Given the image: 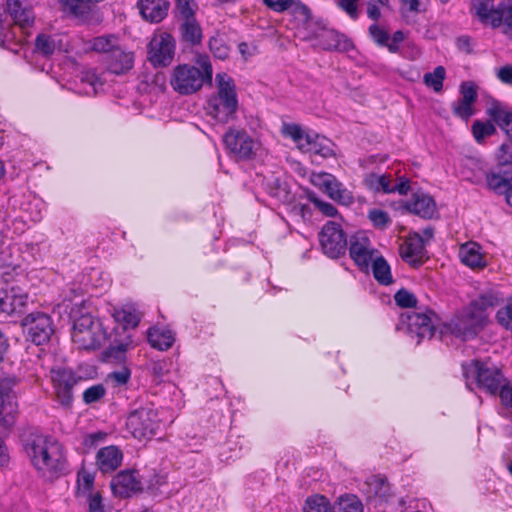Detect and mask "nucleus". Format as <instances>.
<instances>
[{
    "mask_svg": "<svg viewBox=\"0 0 512 512\" xmlns=\"http://www.w3.org/2000/svg\"><path fill=\"white\" fill-rule=\"evenodd\" d=\"M23 447L32 466L40 475L57 479L68 472L66 449L58 439L49 435L32 434L25 440Z\"/></svg>",
    "mask_w": 512,
    "mask_h": 512,
    "instance_id": "1",
    "label": "nucleus"
},
{
    "mask_svg": "<svg viewBox=\"0 0 512 512\" xmlns=\"http://www.w3.org/2000/svg\"><path fill=\"white\" fill-rule=\"evenodd\" d=\"M192 64L176 65L170 75L172 89L180 95H192L202 89L204 84L212 83L213 68L207 55H201Z\"/></svg>",
    "mask_w": 512,
    "mask_h": 512,
    "instance_id": "2",
    "label": "nucleus"
},
{
    "mask_svg": "<svg viewBox=\"0 0 512 512\" xmlns=\"http://www.w3.org/2000/svg\"><path fill=\"white\" fill-rule=\"evenodd\" d=\"M217 92L207 101V113L221 123H227L235 117L238 109L236 86L232 77L226 73L216 75Z\"/></svg>",
    "mask_w": 512,
    "mask_h": 512,
    "instance_id": "3",
    "label": "nucleus"
},
{
    "mask_svg": "<svg viewBox=\"0 0 512 512\" xmlns=\"http://www.w3.org/2000/svg\"><path fill=\"white\" fill-rule=\"evenodd\" d=\"M102 323L90 314H82L73 322L71 339L79 350H96L106 340Z\"/></svg>",
    "mask_w": 512,
    "mask_h": 512,
    "instance_id": "4",
    "label": "nucleus"
},
{
    "mask_svg": "<svg viewBox=\"0 0 512 512\" xmlns=\"http://www.w3.org/2000/svg\"><path fill=\"white\" fill-rule=\"evenodd\" d=\"M462 370L467 380L475 379L477 386L491 395H496L506 380L501 369L489 361L473 359L462 364Z\"/></svg>",
    "mask_w": 512,
    "mask_h": 512,
    "instance_id": "5",
    "label": "nucleus"
},
{
    "mask_svg": "<svg viewBox=\"0 0 512 512\" xmlns=\"http://www.w3.org/2000/svg\"><path fill=\"white\" fill-rule=\"evenodd\" d=\"M50 382L53 389L54 400L65 410H69L74 402V387L81 377L69 368L57 366L50 369Z\"/></svg>",
    "mask_w": 512,
    "mask_h": 512,
    "instance_id": "6",
    "label": "nucleus"
},
{
    "mask_svg": "<svg viewBox=\"0 0 512 512\" xmlns=\"http://www.w3.org/2000/svg\"><path fill=\"white\" fill-rule=\"evenodd\" d=\"M126 428L138 440L151 439L161 428L157 410L149 406L132 410L127 415Z\"/></svg>",
    "mask_w": 512,
    "mask_h": 512,
    "instance_id": "7",
    "label": "nucleus"
},
{
    "mask_svg": "<svg viewBox=\"0 0 512 512\" xmlns=\"http://www.w3.org/2000/svg\"><path fill=\"white\" fill-rule=\"evenodd\" d=\"M319 243L323 253L331 259L344 256L348 248L347 234L342 225L332 220L322 226L319 232Z\"/></svg>",
    "mask_w": 512,
    "mask_h": 512,
    "instance_id": "8",
    "label": "nucleus"
},
{
    "mask_svg": "<svg viewBox=\"0 0 512 512\" xmlns=\"http://www.w3.org/2000/svg\"><path fill=\"white\" fill-rule=\"evenodd\" d=\"M176 42L168 32L154 34L147 46V58L153 67L169 66L175 56Z\"/></svg>",
    "mask_w": 512,
    "mask_h": 512,
    "instance_id": "9",
    "label": "nucleus"
},
{
    "mask_svg": "<svg viewBox=\"0 0 512 512\" xmlns=\"http://www.w3.org/2000/svg\"><path fill=\"white\" fill-rule=\"evenodd\" d=\"M436 314L427 309L425 312L404 313L400 317V324L405 326L411 337H416L419 343L422 339H431L435 333L434 318Z\"/></svg>",
    "mask_w": 512,
    "mask_h": 512,
    "instance_id": "10",
    "label": "nucleus"
},
{
    "mask_svg": "<svg viewBox=\"0 0 512 512\" xmlns=\"http://www.w3.org/2000/svg\"><path fill=\"white\" fill-rule=\"evenodd\" d=\"M311 183L323 190L330 199L339 205L348 207L355 202L352 191L347 189L333 174L327 172L313 174Z\"/></svg>",
    "mask_w": 512,
    "mask_h": 512,
    "instance_id": "11",
    "label": "nucleus"
},
{
    "mask_svg": "<svg viewBox=\"0 0 512 512\" xmlns=\"http://www.w3.org/2000/svg\"><path fill=\"white\" fill-rule=\"evenodd\" d=\"M21 325L26 328L29 339L35 345L47 343L54 332L52 319L44 312L26 315L21 320Z\"/></svg>",
    "mask_w": 512,
    "mask_h": 512,
    "instance_id": "12",
    "label": "nucleus"
},
{
    "mask_svg": "<svg viewBox=\"0 0 512 512\" xmlns=\"http://www.w3.org/2000/svg\"><path fill=\"white\" fill-rule=\"evenodd\" d=\"M349 256L360 271L368 272L370 264L378 250L372 247L370 239L363 233H356L350 237L347 248Z\"/></svg>",
    "mask_w": 512,
    "mask_h": 512,
    "instance_id": "13",
    "label": "nucleus"
},
{
    "mask_svg": "<svg viewBox=\"0 0 512 512\" xmlns=\"http://www.w3.org/2000/svg\"><path fill=\"white\" fill-rule=\"evenodd\" d=\"M445 328L455 337L467 340L474 338L484 327L477 319L472 318V314L465 307L445 323Z\"/></svg>",
    "mask_w": 512,
    "mask_h": 512,
    "instance_id": "14",
    "label": "nucleus"
},
{
    "mask_svg": "<svg viewBox=\"0 0 512 512\" xmlns=\"http://www.w3.org/2000/svg\"><path fill=\"white\" fill-rule=\"evenodd\" d=\"M470 2L471 12L482 23L490 24L493 28H497L502 24L506 9L512 4V0H503L496 8H493V0H470Z\"/></svg>",
    "mask_w": 512,
    "mask_h": 512,
    "instance_id": "15",
    "label": "nucleus"
},
{
    "mask_svg": "<svg viewBox=\"0 0 512 512\" xmlns=\"http://www.w3.org/2000/svg\"><path fill=\"white\" fill-rule=\"evenodd\" d=\"M17 383L15 376L2 377V429H10L17 419L18 403L13 390Z\"/></svg>",
    "mask_w": 512,
    "mask_h": 512,
    "instance_id": "16",
    "label": "nucleus"
},
{
    "mask_svg": "<svg viewBox=\"0 0 512 512\" xmlns=\"http://www.w3.org/2000/svg\"><path fill=\"white\" fill-rule=\"evenodd\" d=\"M399 254L402 260L411 267L418 268L422 266L428 260V256L420 233H409L399 247Z\"/></svg>",
    "mask_w": 512,
    "mask_h": 512,
    "instance_id": "17",
    "label": "nucleus"
},
{
    "mask_svg": "<svg viewBox=\"0 0 512 512\" xmlns=\"http://www.w3.org/2000/svg\"><path fill=\"white\" fill-rule=\"evenodd\" d=\"M223 142L240 159H251L255 155V142L245 130L229 129L223 136Z\"/></svg>",
    "mask_w": 512,
    "mask_h": 512,
    "instance_id": "18",
    "label": "nucleus"
},
{
    "mask_svg": "<svg viewBox=\"0 0 512 512\" xmlns=\"http://www.w3.org/2000/svg\"><path fill=\"white\" fill-rule=\"evenodd\" d=\"M504 301L500 292L488 289L481 292L475 299L469 302L466 308L484 327L488 320V310L494 308Z\"/></svg>",
    "mask_w": 512,
    "mask_h": 512,
    "instance_id": "19",
    "label": "nucleus"
},
{
    "mask_svg": "<svg viewBox=\"0 0 512 512\" xmlns=\"http://www.w3.org/2000/svg\"><path fill=\"white\" fill-rule=\"evenodd\" d=\"M2 313L20 316L28 303V294L19 286L8 283L2 286Z\"/></svg>",
    "mask_w": 512,
    "mask_h": 512,
    "instance_id": "20",
    "label": "nucleus"
},
{
    "mask_svg": "<svg viewBox=\"0 0 512 512\" xmlns=\"http://www.w3.org/2000/svg\"><path fill=\"white\" fill-rule=\"evenodd\" d=\"M113 493L119 497L127 498L142 491L140 475L135 470H123L117 473L110 483Z\"/></svg>",
    "mask_w": 512,
    "mask_h": 512,
    "instance_id": "21",
    "label": "nucleus"
},
{
    "mask_svg": "<svg viewBox=\"0 0 512 512\" xmlns=\"http://www.w3.org/2000/svg\"><path fill=\"white\" fill-rule=\"evenodd\" d=\"M401 207L423 219H431L437 212L434 198L421 191L413 193L410 199L401 201Z\"/></svg>",
    "mask_w": 512,
    "mask_h": 512,
    "instance_id": "22",
    "label": "nucleus"
},
{
    "mask_svg": "<svg viewBox=\"0 0 512 512\" xmlns=\"http://www.w3.org/2000/svg\"><path fill=\"white\" fill-rule=\"evenodd\" d=\"M485 185L495 194L505 196L512 186V165L505 166L497 164L495 167L488 170Z\"/></svg>",
    "mask_w": 512,
    "mask_h": 512,
    "instance_id": "23",
    "label": "nucleus"
},
{
    "mask_svg": "<svg viewBox=\"0 0 512 512\" xmlns=\"http://www.w3.org/2000/svg\"><path fill=\"white\" fill-rule=\"evenodd\" d=\"M123 452L116 445H108L98 450L95 456V465L102 474H111L123 462Z\"/></svg>",
    "mask_w": 512,
    "mask_h": 512,
    "instance_id": "24",
    "label": "nucleus"
},
{
    "mask_svg": "<svg viewBox=\"0 0 512 512\" xmlns=\"http://www.w3.org/2000/svg\"><path fill=\"white\" fill-rule=\"evenodd\" d=\"M319 45L328 51L348 52L354 48L353 42L343 33L323 28L317 34Z\"/></svg>",
    "mask_w": 512,
    "mask_h": 512,
    "instance_id": "25",
    "label": "nucleus"
},
{
    "mask_svg": "<svg viewBox=\"0 0 512 512\" xmlns=\"http://www.w3.org/2000/svg\"><path fill=\"white\" fill-rule=\"evenodd\" d=\"M134 53L122 47L114 50L108 57H103L106 70L114 75L127 74L134 67Z\"/></svg>",
    "mask_w": 512,
    "mask_h": 512,
    "instance_id": "26",
    "label": "nucleus"
},
{
    "mask_svg": "<svg viewBox=\"0 0 512 512\" xmlns=\"http://www.w3.org/2000/svg\"><path fill=\"white\" fill-rule=\"evenodd\" d=\"M137 7L141 17L149 23H160L168 15V0H138Z\"/></svg>",
    "mask_w": 512,
    "mask_h": 512,
    "instance_id": "27",
    "label": "nucleus"
},
{
    "mask_svg": "<svg viewBox=\"0 0 512 512\" xmlns=\"http://www.w3.org/2000/svg\"><path fill=\"white\" fill-rule=\"evenodd\" d=\"M486 114L504 131L508 140H512V111L506 109L501 102L493 100Z\"/></svg>",
    "mask_w": 512,
    "mask_h": 512,
    "instance_id": "28",
    "label": "nucleus"
},
{
    "mask_svg": "<svg viewBox=\"0 0 512 512\" xmlns=\"http://www.w3.org/2000/svg\"><path fill=\"white\" fill-rule=\"evenodd\" d=\"M459 257L464 265L472 269H483L486 266L481 247L476 242L469 241L462 244L459 248Z\"/></svg>",
    "mask_w": 512,
    "mask_h": 512,
    "instance_id": "29",
    "label": "nucleus"
},
{
    "mask_svg": "<svg viewBox=\"0 0 512 512\" xmlns=\"http://www.w3.org/2000/svg\"><path fill=\"white\" fill-rule=\"evenodd\" d=\"M147 340L152 348L167 351L175 342V333L171 329L154 326L147 330Z\"/></svg>",
    "mask_w": 512,
    "mask_h": 512,
    "instance_id": "30",
    "label": "nucleus"
},
{
    "mask_svg": "<svg viewBox=\"0 0 512 512\" xmlns=\"http://www.w3.org/2000/svg\"><path fill=\"white\" fill-rule=\"evenodd\" d=\"M487 173L484 163L475 158H467L461 168L463 179L475 185L485 184Z\"/></svg>",
    "mask_w": 512,
    "mask_h": 512,
    "instance_id": "31",
    "label": "nucleus"
},
{
    "mask_svg": "<svg viewBox=\"0 0 512 512\" xmlns=\"http://www.w3.org/2000/svg\"><path fill=\"white\" fill-rule=\"evenodd\" d=\"M25 0H7V10L14 23L21 28L30 27L34 23V13L28 6H23Z\"/></svg>",
    "mask_w": 512,
    "mask_h": 512,
    "instance_id": "32",
    "label": "nucleus"
},
{
    "mask_svg": "<svg viewBox=\"0 0 512 512\" xmlns=\"http://www.w3.org/2000/svg\"><path fill=\"white\" fill-rule=\"evenodd\" d=\"M114 320L122 325L124 330L135 329L141 320V315L132 304L115 307L112 313Z\"/></svg>",
    "mask_w": 512,
    "mask_h": 512,
    "instance_id": "33",
    "label": "nucleus"
},
{
    "mask_svg": "<svg viewBox=\"0 0 512 512\" xmlns=\"http://www.w3.org/2000/svg\"><path fill=\"white\" fill-rule=\"evenodd\" d=\"M181 40L189 46L200 45L203 39L202 28L196 17L183 19L179 27Z\"/></svg>",
    "mask_w": 512,
    "mask_h": 512,
    "instance_id": "34",
    "label": "nucleus"
},
{
    "mask_svg": "<svg viewBox=\"0 0 512 512\" xmlns=\"http://www.w3.org/2000/svg\"><path fill=\"white\" fill-rule=\"evenodd\" d=\"M301 146L304 147L302 152L320 156L324 159L334 156L332 142L325 137L319 136L318 134H311L310 139L307 141V143Z\"/></svg>",
    "mask_w": 512,
    "mask_h": 512,
    "instance_id": "35",
    "label": "nucleus"
},
{
    "mask_svg": "<svg viewBox=\"0 0 512 512\" xmlns=\"http://www.w3.org/2000/svg\"><path fill=\"white\" fill-rule=\"evenodd\" d=\"M374 279L383 286H389L394 282L391 267L387 260L379 253L370 264Z\"/></svg>",
    "mask_w": 512,
    "mask_h": 512,
    "instance_id": "36",
    "label": "nucleus"
},
{
    "mask_svg": "<svg viewBox=\"0 0 512 512\" xmlns=\"http://www.w3.org/2000/svg\"><path fill=\"white\" fill-rule=\"evenodd\" d=\"M120 47L119 37L114 34L97 36L90 41V49L103 54L104 57H108Z\"/></svg>",
    "mask_w": 512,
    "mask_h": 512,
    "instance_id": "37",
    "label": "nucleus"
},
{
    "mask_svg": "<svg viewBox=\"0 0 512 512\" xmlns=\"http://www.w3.org/2000/svg\"><path fill=\"white\" fill-rule=\"evenodd\" d=\"M366 188L374 193H392V176L390 174L378 175L370 173L364 178Z\"/></svg>",
    "mask_w": 512,
    "mask_h": 512,
    "instance_id": "38",
    "label": "nucleus"
},
{
    "mask_svg": "<svg viewBox=\"0 0 512 512\" xmlns=\"http://www.w3.org/2000/svg\"><path fill=\"white\" fill-rule=\"evenodd\" d=\"M131 346L132 338L130 335H126L121 341L114 345H110L104 351V356L108 361H114L117 363L124 362L126 360V352Z\"/></svg>",
    "mask_w": 512,
    "mask_h": 512,
    "instance_id": "39",
    "label": "nucleus"
},
{
    "mask_svg": "<svg viewBox=\"0 0 512 512\" xmlns=\"http://www.w3.org/2000/svg\"><path fill=\"white\" fill-rule=\"evenodd\" d=\"M282 134L283 136L290 138L301 151L304 148L301 145H305L311 136V134L306 133L299 124L295 123L283 124Z\"/></svg>",
    "mask_w": 512,
    "mask_h": 512,
    "instance_id": "40",
    "label": "nucleus"
},
{
    "mask_svg": "<svg viewBox=\"0 0 512 512\" xmlns=\"http://www.w3.org/2000/svg\"><path fill=\"white\" fill-rule=\"evenodd\" d=\"M333 512H363V504L359 497L354 494L340 495Z\"/></svg>",
    "mask_w": 512,
    "mask_h": 512,
    "instance_id": "41",
    "label": "nucleus"
},
{
    "mask_svg": "<svg viewBox=\"0 0 512 512\" xmlns=\"http://www.w3.org/2000/svg\"><path fill=\"white\" fill-rule=\"evenodd\" d=\"M94 481L95 477L92 473L89 471L82 469L77 474V491L76 496L77 497H85L89 494H93L96 491H94Z\"/></svg>",
    "mask_w": 512,
    "mask_h": 512,
    "instance_id": "42",
    "label": "nucleus"
},
{
    "mask_svg": "<svg viewBox=\"0 0 512 512\" xmlns=\"http://www.w3.org/2000/svg\"><path fill=\"white\" fill-rule=\"evenodd\" d=\"M332 506L329 499L320 494L309 496L304 503L303 512H331Z\"/></svg>",
    "mask_w": 512,
    "mask_h": 512,
    "instance_id": "43",
    "label": "nucleus"
},
{
    "mask_svg": "<svg viewBox=\"0 0 512 512\" xmlns=\"http://www.w3.org/2000/svg\"><path fill=\"white\" fill-rule=\"evenodd\" d=\"M471 132L475 141L478 144H482L486 138L496 133V127L490 121L476 120L471 126Z\"/></svg>",
    "mask_w": 512,
    "mask_h": 512,
    "instance_id": "44",
    "label": "nucleus"
},
{
    "mask_svg": "<svg viewBox=\"0 0 512 512\" xmlns=\"http://www.w3.org/2000/svg\"><path fill=\"white\" fill-rule=\"evenodd\" d=\"M446 77V71L443 66H437L433 72L425 73L423 76L424 84L432 88L434 92H441L443 90V82Z\"/></svg>",
    "mask_w": 512,
    "mask_h": 512,
    "instance_id": "45",
    "label": "nucleus"
},
{
    "mask_svg": "<svg viewBox=\"0 0 512 512\" xmlns=\"http://www.w3.org/2000/svg\"><path fill=\"white\" fill-rule=\"evenodd\" d=\"M307 198L324 216L333 218L339 215L337 208L332 203L321 200L315 192L308 191Z\"/></svg>",
    "mask_w": 512,
    "mask_h": 512,
    "instance_id": "46",
    "label": "nucleus"
},
{
    "mask_svg": "<svg viewBox=\"0 0 512 512\" xmlns=\"http://www.w3.org/2000/svg\"><path fill=\"white\" fill-rule=\"evenodd\" d=\"M495 319L501 327L512 331V296L508 297L506 304L496 312Z\"/></svg>",
    "mask_w": 512,
    "mask_h": 512,
    "instance_id": "47",
    "label": "nucleus"
},
{
    "mask_svg": "<svg viewBox=\"0 0 512 512\" xmlns=\"http://www.w3.org/2000/svg\"><path fill=\"white\" fill-rule=\"evenodd\" d=\"M452 112L456 117L468 121L475 114L474 104L460 98L452 103Z\"/></svg>",
    "mask_w": 512,
    "mask_h": 512,
    "instance_id": "48",
    "label": "nucleus"
},
{
    "mask_svg": "<svg viewBox=\"0 0 512 512\" xmlns=\"http://www.w3.org/2000/svg\"><path fill=\"white\" fill-rule=\"evenodd\" d=\"M334 5L345 13L352 21L360 17L359 0H333Z\"/></svg>",
    "mask_w": 512,
    "mask_h": 512,
    "instance_id": "49",
    "label": "nucleus"
},
{
    "mask_svg": "<svg viewBox=\"0 0 512 512\" xmlns=\"http://www.w3.org/2000/svg\"><path fill=\"white\" fill-rule=\"evenodd\" d=\"M35 49L41 55L49 57L55 51V41L50 35L39 34L35 39Z\"/></svg>",
    "mask_w": 512,
    "mask_h": 512,
    "instance_id": "50",
    "label": "nucleus"
},
{
    "mask_svg": "<svg viewBox=\"0 0 512 512\" xmlns=\"http://www.w3.org/2000/svg\"><path fill=\"white\" fill-rule=\"evenodd\" d=\"M368 33L372 41L378 47H386L388 45V40L390 39V35L387 29L379 26L377 22L371 24L368 28Z\"/></svg>",
    "mask_w": 512,
    "mask_h": 512,
    "instance_id": "51",
    "label": "nucleus"
},
{
    "mask_svg": "<svg viewBox=\"0 0 512 512\" xmlns=\"http://www.w3.org/2000/svg\"><path fill=\"white\" fill-rule=\"evenodd\" d=\"M197 8L194 0H175V9L181 20L196 17Z\"/></svg>",
    "mask_w": 512,
    "mask_h": 512,
    "instance_id": "52",
    "label": "nucleus"
},
{
    "mask_svg": "<svg viewBox=\"0 0 512 512\" xmlns=\"http://www.w3.org/2000/svg\"><path fill=\"white\" fill-rule=\"evenodd\" d=\"M209 49L213 56L220 60H225L229 56V46L225 43L224 39L215 36L209 39Z\"/></svg>",
    "mask_w": 512,
    "mask_h": 512,
    "instance_id": "53",
    "label": "nucleus"
},
{
    "mask_svg": "<svg viewBox=\"0 0 512 512\" xmlns=\"http://www.w3.org/2000/svg\"><path fill=\"white\" fill-rule=\"evenodd\" d=\"M368 219L371 221L372 225L378 229H386L391 223L389 214L378 208H373L368 211Z\"/></svg>",
    "mask_w": 512,
    "mask_h": 512,
    "instance_id": "54",
    "label": "nucleus"
},
{
    "mask_svg": "<svg viewBox=\"0 0 512 512\" xmlns=\"http://www.w3.org/2000/svg\"><path fill=\"white\" fill-rule=\"evenodd\" d=\"M381 8H390V0H369L367 2V17L374 22L381 18Z\"/></svg>",
    "mask_w": 512,
    "mask_h": 512,
    "instance_id": "55",
    "label": "nucleus"
},
{
    "mask_svg": "<svg viewBox=\"0 0 512 512\" xmlns=\"http://www.w3.org/2000/svg\"><path fill=\"white\" fill-rule=\"evenodd\" d=\"M108 433L104 431H95L88 433L83 437L82 445L87 451L95 449L107 440Z\"/></svg>",
    "mask_w": 512,
    "mask_h": 512,
    "instance_id": "56",
    "label": "nucleus"
},
{
    "mask_svg": "<svg viewBox=\"0 0 512 512\" xmlns=\"http://www.w3.org/2000/svg\"><path fill=\"white\" fill-rule=\"evenodd\" d=\"M394 300L395 303L401 308H413L417 304L416 296L404 288L398 290L395 293Z\"/></svg>",
    "mask_w": 512,
    "mask_h": 512,
    "instance_id": "57",
    "label": "nucleus"
},
{
    "mask_svg": "<svg viewBox=\"0 0 512 512\" xmlns=\"http://www.w3.org/2000/svg\"><path fill=\"white\" fill-rule=\"evenodd\" d=\"M267 193L281 202H285L288 199V191L286 185H283L279 179H275L267 184Z\"/></svg>",
    "mask_w": 512,
    "mask_h": 512,
    "instance_id": "58",
    "label": "nucleus"
},
{
    "mask_svg": "<svg viewBox=\"0 0 512 512\" xmlns=\"http://www.w3.org/2000/svg\"><path fill=\"white\" fill-rule=\"evenodd\" d=\"M496 158L499 165H512V140H507L498 147Z\"/></svg>",
    "mask_w": 512,
    "mask_h": 512,
    "instance_id": "59",
    "label": "nucleus"
},
{
    "mask_svg": "<svg viewBox=\"0 0 512 512\" xmlns=\"http://www.w3.org/2000/svg\"><path fill=\"white\" fill-rule=\"evenodd\" d=\"M106 390L102 384H96L88 387L83 392V401L86 404H92L105 396Z\"/></svg>",
    "mask_w": 512,
    "mask_h": 512,
    "instance_id": "60",
    "label": "nucleus"
},
{
    "mask_svg": "<svg viewBox=\"0 0 512 512\" xmlns=\"http://www.w3.org/2000/svg\"><path fill=\"white\" fill-rule=\"evenodd\" d=\"M461 99L469 101L473 104L477 101V86L472 81H465L460 85Z\"/></svg>",
    "mask_w": 512,
    "mask_h": 512,
    "instance_id": "61",
    "label": "nucleus"
},
{
    "mask_svg": "<svg viewBox=\"0 0 512 512\" xmlns=\"http://www.w3.org/2000/svg\"><path fill=\"white\" fill-rule=\"evenodd\" d=\"M131 378V370L124 366L118 371H113L108 375V379L115 386H123L128 383Z\"/></svg>",
    "mask_w": 512,
    "mask_h": 512,
    "instance_id": "62",
    "label": "nucleus"
},
{
    "mask_svg": "<svg viewBox=\"0 0 512 512\" xmlns=\"http://www.w3.org/2000/svg\"><path fill=\"white\" fill-rule=\"evenodd\" d=\"M88 504L89 512H105L102 495L99 491L84 497Z\"/></svg>",
    "mask_w": 512,
    "mask_h": 512,
    "instance_id": "63",
    "label": "nucleus"
},
{
    "mask_svg": "<svg viewBox=\"0 0 512 512\" xmlns=\"http://www.w3.org/2000/svg\"><path fill=\"white\" fill-rule=\"evenodd\" d=\"M497 394H499L503 406L512 408V384H509L507 380H505Z\"/></svg>",
    "mask_w": 512,
    "mask_h": 512,
    "instance_id": "64",
    "label": "nucleus"
}]
</instances>
